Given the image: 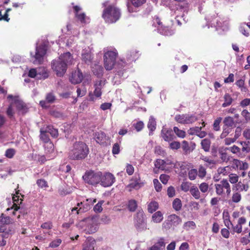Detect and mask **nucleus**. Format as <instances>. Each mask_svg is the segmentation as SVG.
<instances>
[{
    "label": "nucleus",
    "mask_w": 250,
    "mask_h": 250,
    "mask_svg": "<svg viewBox=\"0 0 250 250\" xmlns=\"http://www.w3.org/2000/svg\"><path fill=\"white\" fill-rule=\"evenodd\" d=\"M222 118L221 117L217 118L214 122L213 123V129L215 131H218L220 130V123H221Z\"/></svg>",
    "instance_id": "obj_57"
},
{
    "label": "nucleus",
    "mask_w": 250,
    "mask_h": 250,
    "mask_svg": "<svg viewBox=\"0 0 250 250\" xmlns=\"http://www.w3.org/2000/svg\"><path fill=\"white\" fill-rule=\"evenodd\" d=\"M241 199V195L238 192H235L232 196V201L234 203H238Z\"/></svg>",
    "instance_id": "obj_63"
},
{
    "label": "nucleus",
    "mask_w": 250,
    "mask_h": 250,
    "mask_svg": "<svg viewBox=\"0 0 250 250\" xmlns=\"http://www.w3.org/2000/svg\"><path fill=\"white\" fill-rule=\"evenodd\" d=\"M121 13L119 9L114 6H109L103 11L102 17L106 22L113 23L120 17Z\"/></svg>",
    "instance_id": "obj_3"
},
{
    "label": "nucleus",
    "mask_w": 250,
    "mask_h": 250,
    "mask_svg": "<svg viewBox=\"0 0 250 250\" xmlns=\"http://www.w3.org/2000/svg\"><path fill=\"white\" fill-rule=\"evenodd\" d=\"M224 126L225 127H232L234 125V120L232 117L228 116L226 117L223 121Z\"/></svg>",
    "instance_id": "obj_42"
},
{
    "label": "nucleus",
    "mask_w": 250,
    "mask_h": 250,
    "mask_svg": "<svg viewBox=\"0 0 250 250\" xmlns=\"http://www.w3.org/2000/svg\"><path fill=\"white\" fill-rule=\"evenodd\" d=\"M173 131L176 135L180 138H184L186 136L185 131L179 129L177 127H174Z\"/></svg>",
    "instance_id": "obj_49"
},
{
    "label": "nucleus",
    "mask_w": 250,
    "mask_h": 250,
    "mask_svg": "<svg viewBox=\"0 0 250 250\" xmlns=\"http://www.w3.org/2000/svg\"><path fill=\"white\" fill-rule=\"evenodd\" d=\"M102 176V173L101 171H90L86 172L83 178L85 183L95 186L100 183Z\"/></svg>",
    "instance_id": "obj_7"
},
{
    "label": "nucleus",
    "mask_w": 250,
    "mask_h": 250,
    "mask_svg": "<svg viewBox=\"0 0 250 250\" xmlns=\"http://www.w3.org/2000/svg\"><path fill=\"white\" fill-rule=\"evenodd\" d=\"M206 19L208 22H209L211 26L216 27H222V20L215 14L212 16H208Z\"/></svg>",
    "instance_id": "obj_18"
},
{
    "label": "nucleus",
    "mask_w": 250,
    "mask_h": 250,
    "mask_svg": "<svg viewBox=\"0 0 250 250\" xmlns=\"http://www.w3.org/2000/svg\"><path fill=\"white\" fill-rule=\"evenodd\" d=\"M231 131V129L229 127L223 126V130L220 135L221 138H225Z\"/></svg>",
    "instance_id": "obj_62"
},
{
    "label": "nucleus",
    "mask_w": 250,
    "mask_h": 250,
    "mask_svg": "<svg viewBox=\"0 0 250 250\" xmlns=\"http://www.w3.org/2000/svg\"><path fill=\"white\" fill-rule=\"evenodd\" d=\"M72 61L73 58L70 53L66 52L53 61L52 69L58 76L62 77L65 73L67 66L72 64Z\"/></svg>",
    "instance_id": "obj_1"
},
{
    "label": "nucleus",
    "mask_w": 250,
    "mask_h": 250,
    "mask_svg": "<svg viewBox=\"0 0 250 250\" xmlns=\"http://www.w3.org/2000/svg\"><path fill=\"white\" fill-rule=\"evenodd\" d=\"M182 220L179 216L175 214H171L167 216V219L163 223L162 228L163 231H167L170 229L174 228L180 224Z\"/></svg>",
    "instance_id": "obj_5"
},
{
    "label": "nucleus",
    "mask_w": 250,
    "mask_h": 250,
    "mask_svg": "<svg viewBox=\"0 0 250 250\" xmlns=\"http://www.w3.org/2000/svg\"><path fill=\"white\" fill-rule=\"evenodd\" d=\"M172 207L175 210H180L182 207V203L181 200L179 198L175 199L172 203Z\"/></svg>",
    "instance_id": "obj_44"
},
{
    "label": "nucleus",
    "mask_w": 250,
    "mask_h": 250,
    "mask_svg": "<svg viewBox=\"0 0 250 250\" xmlns=\"http://www.w3.org/2000/svg\"><path fill=\"white\" fill-rule=\"evenodd\" d=\"M137 57L136 53L134 51L130 52V54H128L126 56V59L128 62H131L136 60Z\"/></svg>",
    "instance_id": "obj_55"
},
{
    "label": "nucleus",
    "mask_w": 250,
    "mask_h": 250,
    "mask_svg": "<svg viewBox=\"0 0 250 250\" xmlns=\"http://www.w3.org/2000/svg\"><path fill=\"white\" fill-rule=\"evenodd\" d=\"M137 202L136 200L131 199L128 201L127 208L130 211L134 212L136 210L137 208Z\"/></svg>",
    "instance_id": "obj_39"
},
{
    "label": "nucleus",
    "mask_w": 250,
    "mask_h": 250,
    "mask_svg": "<svg viewBox=\"0 0 250 250\" xmlns=\"http://www.w3.org/2000/svg\"><path fill=\"white\" fill-rule=\"evenodd\" d=\"M83 78V74L80 70L75 71L72 73L70 81L72 83L77 84L81 82Z\"/></svg>",
    "instance_id": "obj_22"
},
{
    "label": "nucleus",
    "mask_w": 250,
    "mask_h": 250,
    "mask_svg": "<svg viewBox=\"0 0 250 250\" xmlns=\"http://www.w3.org/2000/svg\"><path fill=\"white\" fill-rule=\"evenodd\" d=\"M8 99H12L13 103L14 106H15L17 109L21 113L24 114L26 113L28 110V108L26 104L20 99L18 96H13L12 95H9L7 96Z\"/></svg>",
    "instance_id": "obj_12"
},
{
    "label": "nucleus",
    "mask_w": 250,
    "mask_h": 250,
    "mask_svg": "<svg viewBox=\"0 0 250 250\" xmlns=\"http://www.w3.org/2000/svg\"><path fill=\"white\" fill-rule=\"evenodd\" d=\"M56 97L52 92L48 93L46 95L45 101H41L40 104L41 106L44 108H47L48 105L47 103L52 104L55 102Z\"/></svg>",
    "instance_id": "obj_21"
},
{
    "label": "nucleus",
    "mask_w": 250,
    "mask_h": 250,
    "mask_svg": "<svg viewBox=\"0 0 250 250\" xmlns=\"http://www.w3.org/2000/svg\"><path fill=\"white\" fill-rule=\"evenodd\" d=\"M170 164V163H167L164 160L162 159H157L155 162V167L161 170H165L166 168V166L167 165Z\"/></svg>",
    "instance_id": "obj_30"
},
{
    "label": "nucleus",
    "mask_w": 250,
    "mask_h": 250,
    "mask_svg": "<svg viewBox=\"0 0 250 250\" xmlns=\"http://www.w3.org/2000/svg\"><path fill=\"white\" fill-rule=\"evenodd\" d=\"M154 187L155 189L157 192H160L161 191L162 186L161 184L159 182L157 179H154L153 181Z\"/></svg>",
    "instance_id": "obj_53"
},
{
    "label": "nucleus",
    "mask_w": 250,
    "mask_h": 250,
    "mask_svg": "<svg viewBox=\"0 0 250 250\" xmlns=\"http://www.w3.org/2000/svg\"><path fill=\"white\" fill-rule=\"evenodd\" d=\"M92 70L93 73L100 77L103 75V68L101 65L96 64L92 67Z\"/></svg>",
    "instance_id": "obj_32"
},
{
    "label": "nucleus",
    "mask_w": 250,
    "mask_h": 250,
    "mask_svg": "<svg viewBox=\"0 0 250 250\" xmlns=\"http://www.w3.org/2000/svg\"><path fill=\"white\" fill-rule=\"evenodd\" d=\"M19 190L16 191L15 194H12V200L13 205L11 208H8L6 209V211L9 214H12L13 216L16 215L19 210H20V208L18 206L21 203L22 200L20 199Z\"/></svg>",
    "instance_id": "obj_10"
},
{
    "label": "nucleus",
    "mask_w": 250,
    "mask_h": 250,
    "mask_svg": "<svg viewBox=\"0 0 250 250\" xmlns=\"http://www.w3.org/2000/svg\"><path fill=\"white\" fill-rule=\"evenodd\" d=\"M175 120L182 124H189L195 122L197 120V118L193 115L185 114L176 115Z\"/></svg>",
    "instance_id": "obj_13"
},
{
    "label": "nucleus",
    "mask_w": 250,
    "mask_h": 250,
    "mask_svg": "<svg viewBox=\"0 0 250 250\" xmlns=\"http://www.w3.org/2000/svg\"><path fill=\"white\" fill-rule=\"evenodd\" d=\"M202 148L206 151L208 152L210 149V141L208 139H203L201 143Z\"/></svg>",
    "instance_id": "obj_40"
},
{
    "label": "nucleus",
    "mask_w": 250,
    "mask_h": 250,
    "mask_svg": "<svg viewBox=\"0 0 250 250\" xmlns=\"http://www.w3.org/2000/svg\"><path fill=\"white\" fill-rule=\"evenodd\" d=\"M224 102L222 104V107H226L229 106L233 102V99L231 96L228 94L226 93L225 94L224 96Z\"/></svg>",
    "instance_id": "obj_36"
},
{
    "label": "nucleus",
    "mask_w": 250,
    "mask_h": 250,
    "mask_svg": "<svg viewBox=\"0 0 250 250\" xmlns=\"http://www.w3.org/2000/svg\"><path fill=\"white\" fill-rule=\"evenodd\" d=\"M44 147L46 153H51L54 151V145L51 142L45 143Z\"/></svg>",
    "instance_id": "obj_47"
},
{
    "label": "nucleus",
    "mask_w": 250,
    "mask_h": 250,
    "mask_svg": "<svg viewBox=\"0 0 250 250\" xmlns=\"http://www.w3.org/2000/svg\"><path fill=\"white\" fill-rule=\"evenodd\" d=\"M48 76L46 69L43 67L37 69V78L38 79H45Z\"/></svg>",
    "instance_id": "obj_28"
},
{
    "label": "nucleus",
    "mask_w": 250,
    "mask_h": 250,
    "mask_svg": "<svg viewBox=\"0 0 250 250\" xmlns=\"http://www.w3.org/2000/svg\"><path fill=\"white\" fill-rule=\"evenodd\" d=\"M215 192L217 195L221 196L225 193V190H226V194L229 195L231 192L230 185L226 179H223L219 183L214 185Z\"/></svg>",
    "instance_id": "obj_9"
},
{
    "label": "nucleus",
    "mask_w": 250,
    "mask_h": 250,
    "mask_svg": "<svg viewBox=\"0 0 250 250\" xmlns=\"http://www.w3.org/2000/svg\"><path fill=\"white\" fill-rule=\"evenodd\" d=\"M207 174L206 168L202 166H200L198 171V176L199 178L203 179Z\"/></svg>",
    "instance_id": "obj_48"
},
{
    "label": "nucleus",
    "mask_w": 250,
    "mask_h": 250,
    "mask_svg": "<svg viewBox=\"0 0 250 250\" xmlns=\"http://www.w3.org/2000/svg\"><path fill=\"white\" fill-rule=\"evenodd\" d=\"M82 59L85 63L89 64L91 62L92 56L89 49L83 50L82 51Z\"/></svg>",
    "instance_id": "obj_25"
},
{
    "label": "nucleus",
    "mask_w": 250,
    "mask_h": 250,
    "mask_svg": "<svg viewBox=\"0 0 250 250\" xmlns=\"http://www.w3.org/2000/svg\"><path fill=\"white\" fill-rule=\"evenodd\" d=\"M47 45L45 43L37 46L36 48V53L32 55L33 62L34 64H41L43 62L44 56L46 53Z\"/></svg>",
    "instance_id": "obj_8"
},
{
    "label": "nucleus",
    "mask_w": 250,
    "mask_h": 250,
    "mask_svg": "<svg viewBox=\"0 0 250 250\" xmlns=\"http://www.w3.org/2000/svg\"><path fill=\"white\" fill-rule=\"evenodd\" d=\"M230 167L229 166L225 167H220L217 169V174L219 175H222L226 176L230 173Z\"/></svg>",
    "instance_id": "obj_35"
},
{
    "label": "nucleus",
    "mask_w": 250,
    "mask_h": 250,
    "mask_svg": "<svg viewBox=\"0 0 250 250\" xmlns=\"http://www.w3.org/2000/svg\"><path fill=\"white\" fill-rule=\"evenodd\" d=\"M223 217L224 223L225 226L228 229H230V226H232V224L230 221V216L228 211H224L223 213Z\"/></svg>",
    "instance_id": "obj_29"
},
{
    "label": "nucleus",
    "mask_w": 250,
    "mask_h": 250,
    "mask_svg": "<svg viewBox=\"0 0 250 250\" xmlns=\"http://www.w3.org/2000/svg\"><path fill=\"white\" fill-rule=\"evenodd\" d=\"M95 240L91 237L87 238L83 245V250H94Z\"/></svg>",
    "instance_id": "obj_23"
},
{
    "label": "nucleus",
    "mask_w": 250,
    "mask_h": 250,
    "mask_svg": "<svg viewBox=\"0 0 250 250\" xmlns=\"http://www.w3.org/2000/svg\"><path fill=\"white\" fill-rule=\"evenodd\" d=\"M13 103H12L10 104V105L9 106L8 108H7L6 113L7 116L10 118H12L13 117L14 115L15 114V111L13 108L14 107Z\"/></svg>",
    "instance_id": "obj_50"
},
{
    "label": "nucleus",
    "mask_w": 250,
    "mask_h": 250,
    "mask_svg": "<svg viewBox=\"0 0 250 250\" xmlns=\"http://www.w3.org/2000/svg\"><path fill=\"white\" fill-rule=\"evenodd\" d=\"M159 208L158 203L155 201H151L147 205V210L149 213H153L155 211Z\"/></svg>",
    "instance_id": "obj_34"
},
{
    "label": "nucleus",
    "mask_w": 250,
    "mask_h": 250,
    "mask_svg": "<svg viewBox=\"0 0 250 250\" xmlns=\"http://www.w3.org/2000/svg\"><path fill=\"white\" fill-rule=\"evenodd\" d=\"M158 32L165 36H171L174 34V31L167 26H161L157 27Z\"/></svg>",
    "instance_id": "obj_26"
},
{
    "label": "nucleus",
    "mask_w": 250,
    "mask_h": 250,
    "mask_svg": "<svg viewBox=\"0 0 250 250\" xmlns=\"http://www.w3.org/2000/svg\"><path fill=\"white\" fill-rule=\"evenodd\" d=\"M88 153V148L85 144L79 142L75 144L73 148L70 151L69 157L72 160L84 158Z\"/></svg>",
    "instance_id": "obj_2"
},
{
    "label": "nucleus",
    "mask_w": 250,
    "mask_h": 250,
    "mask_svg": "<svg viewBox=\"0 0 250 250\" xmlns=\"http://www.w3.org/2000/svg\"><path fill=\"white\" fill-rule=\"evenodd\" d=\"M199 188L202 193H205L208 192L209 186L208 183L203 182L199 185Z\"/></svg>",
    "instance_id": "obj_51"
},
{
    "label": "nucleus",
    "mask_w": 250,
    "mask_h": 250,
    "mask_svg": "<svg viewBox=\"0 0 250 250\" xmlns=\"http://www.w3.org/2000/svg\"><path fill=\"white\" fill-rule=\"evenodd\" d=\"M74 9L75 12L76 17L82 23H86L87 22V20H88V19L86 17L84 13H82L78 14V12L81 9L79 6H74Z\"/></svg>",
    "instance_id": "obj_24"
},
{
    "label": "nucleus",
    "mask_w": 250,
    "mask_h": 250,
    "mask_svg": "<svg viewBox=\"0 0 250 250\" xmlns=\"http://www.w3.org/2000/svg\"><path fill=\"white\" fill-rule=\"evenodd\" d=\"M144 183L141 182L139 175H135L131 180L130 184L126 187L129 191L132 189H138L143 185Z\"/></svg>",
    "instance_id": "obj_17"
},
{
    "label": "nucleus",
    "mask_w": 250,
    "mask_h": 250,
    "mask_svg": "<svg viewBox=\"0 0 250 250\" xmlns=\"http://www.w3.org/2000/svg\"><path fill=\"white\" fill-rule=\"evenodd\" d=\"M189 192L191 195L195 199H199L201 197V193L198 188L195 186H192L190 188Z\"/></svg>",
    "instance_id": "obj_33"
},
{
    "label": "nucleus",
    "mask_w": 250,
    "mask_h": 250,
    "mask_svg": "<svg viewBox=\"0 0 250 250\" xmlns=\"http://www.w3.org/2000/svg\"><path fill=\"white\" fill-rule=\"evenodd\" d=\"M134 226L138 231L147 229L146 218L143 210H139L134 218Z\"/></svg>",
    "instance_id": "obj_4"
},
{
    "label": "nucleus",
    "mask_w": 250,
    "mask_h": 250,
    "mask_svg": "<svg viewBox=\"0 0 250 250\" xmlns=\"http://www.w3.org/2000/svg\"><path fill=\"white\" fill-rule=\"evenodd\" d=\"M13 219L10 217L2 213L0 216V222L2 225H9L12 223Z\"/></svg>",
    "instance_id": "obj_31"
},
{
    "label": "nucleus",
    "mask_w": 250,
    "mask_h": 250,
    "mask_svg": "<svg viewBox=\"0 0 250 250\" xmlns=\"http://www.w3.org/2000/svg\"><path fill=\"white\" fill-rule=\"evenodd\" d=\"M190 185L191 184L189 182H183L181 185V188L183 191L187 192L190 189Z\"/></svg>",
    "instance_id": "obj_60"
},
{
    "label": "nucleus",
    "mask_w": 250,
    "mask_h": 250,
    "mask_svg": "<svg viewBox=\"0 0 250 250\" xmlns=\"http://www.w3.org/2000/svg\"><path fill=\"white\" fill-rule=\"evenodd\" d=\"M104 201H99L94 207V210L96 212H101L103 210L102 205Z\"/></svg>",
    "instance_id": "obj_56"
},
{
    "label": "nucleus",
    "mask_w": 250,
    "mask_h": 250,
    "mask_svg": "<svg viewBox=\"0 0 250 250\" xmlns=\"http://www.w3.org/2000/svg\"><path fill=\"white\" fill-rule=\"evenodd\" d=\"M45 131L49 133L53 138H57L58 136L57 129L54 128L52 126H47L45 128Z\"/></svg>",
    "instance_id": "obj_37"
},
{
    "label": "nucleus",
    "mask_w": 250,
    "mask_h": 250,
    "mask_svg": "<svg viewBox=\"0 0 250 250\" xmlns=\"http://www.w3.org/2000/svg\"><path fill=\"white\" fill-rule=\"evenodd\" d=\"M183 20L184 22H186L188 21V19H186V17H185V14H183L182 15L179 16L177 15L176 17V20L177 22V23L181 25L182 24V22L181 21V20Z\"/></svg>",
    "instance_id": "obj_59"
},
{
    "label": "nucleus",
    "mask_w": 250,
    "mask_h": 250,
    "mask_svg": "<svg viewBox=\"0 0 250 250\" xmlns=\"http://www.w3.org/2000/svg\"><path fill=\"white\" fill-rule=\"evenodd\" d=\"M105 84L104 80H98L94 84V91L93 93H89V101H95L96 98H100L102 95L101 90Z\"/></svg>",
    "instance_id": "obj_11"
},
{
    "label": "nucleus",
    "mask_w": 250,
    "mask_h": 250,
    "mask_svg": "<svg viewBox=\"0 0 250 250\" xmlns=\"http://www.w3.org/2000/svg\"><path fill=\"white\" fill-rule=\"evenodd\" d=\"M235 84L237 86L241 88V90L242 92H247L248 89L246 87L244 86L245 82L242 79H240L236 82Z\"/></svg>",
    "instance_id": "obj_46"
},
{
    "label": "nucleus",
    "mask_w": 250,
    "mask_h": 250,
    "mask_svg": "<svg viewBox=\"0 0 250 250\" xmlns=\"http://www.w3.org/2000/svg\"><path fill=\"white\" fill-rule=\"evenodd\" d=\"M242 147V151L246 153H249L250 151V147L249 145L248 142H240Z\"/></svg>",
    "instance_id": "obj_54"
},
{
    "label": "nucleus",
    "mask_w": 250,
    "mask_h": 250,
    "mask_svg": "<svg viewBox=\"0 0 250 250\" xmlns=\"http://www.w3.org/2000/svg\"><path fill=\"white\" fill-rule=\"evenodd\" d=\"M236 187L238 189H240V191H247L249 189V186L248 185H245L242 184L241 182H238V184L236 185Z\"/></svg>",
    "instance_id": "obj_61"
},
{
    "label": "nucleus",
    "mask_w": 250,
    "mask_h": 250,
    "mask_svg": "<svg viewBox=\"0 0 250 250\" xmlns=\"http://www.w3.org/2000/svg\"><path fill=\"white\" fill-rule=\"evenodd\" d=\"M104 65L107 70H111L115 63L117 53L116 51H107L104 49Z\"/></svg>",
    "instance_id": "obj_6"
},
{
    "label": "nucleus",
    "mask_w": 250,
    "mask_h": 250,
    "mask_svg": "<svg viewBox=\"0 0 250 250\" xmlns=\"http://www.w3.org/2000/svg\"><path fill=\"white\" fill-rule=\"evenodd\" d=\"M94 139L100 144H104L108 140V137L103 131L95 132L94 134Z\"/></svg>",
    "instance_id": "obj_19"
},
{
    "label": "nucleus",
    "mask_w": 250,
    "mask_h": 250,
    "mask_svg": "<svg viewBox=\"0 0 250 250\" xmlns=\"http://www.w3.org/2000/svg\"><path fill=\"white\" fill-rule=\"evenodd\" d=\"M201 159L207 163L206 164V167H212L215 164V161L208 157L202 156Z\"/></svg>",
    "instance_id": "obj_41"
},
{
    "label": "nucleus",
    "mask_w": 250,
    "mask_h": 250,
    "mask_svg": "<svg viewBox=\"0 0 250 250\" xmlns=\"http://www.w3.org/2000/svg\"><path fill=\"white\" fill-rule=\"evenodd\" d=\"M84 222L86 224L85 230H86L88 233H93L97 231L98 229V224L95 218H87Z\"/></svg>",
    "instance_id": "obj_16"
},
{
    "label": "nucleus",
    "mask_w": 250,
    "mask_h": 250,
    "mask_svg": "<svg viewBox=\"0 0 250 250\" xmlns=\"http://www.w3.org/2000/svg\"><path fill=\"white\" fill-rule=\"evenodd\" d=\"M163 213L160 211H157L152 216V221L155 223H160L163 220Z\"/></svg>",
    "instance_id": "obj_27"
},
{
    "label": "nucleus",
    "mask_w": 250,
    "mask_h": 250,
    "mask_svg": "<svg viewBox=\"0 0 250 250\" xmlns=\"http://www.w3.org/2000/svg\"><path fill=\"white\" fill-rule=\"evenodd\" d=\"M130 1L133 6L138 7L145 3L146 0H130Z\"/></svg>",
    "instance_id": "obj_58"
},
{
    "label": "nucleus",
    "mask_w": 250,
    "mask_h": 250,
    "mask_svg": "<svg viewBox=\"0 0 250 250\" xmlns=\"http://www.w3.org/2000/svg\"><path fill=\"white\" fill-rule=\"evenodd\" d=\"M241 115L245 118L247 122H250V113L247 109H244L242 111Z\"/></svg>",
    "instance_id": "obj_64"
},
{
    "label": "nucleus",
    "mask_w": 250,
    "mask_h": 250,
    "mask_svg": "<svg viewBox=\"0 0 250 250\" xmlns=\"http://www.w3.org/2000/svg\"><path fill=\"white\" fill-rule=\"evenodd\" d=\"M115 181L114 176L110 172H106L101 177V185L104 187L111 186Z\"/></svg>",
    "instance_id": "obj_15"
},
{
    "label": "nucleus",
    "mask_w": 250,
    "mask_h": 250,
    "mask_svg": "<svg viewBox=\"0 0 250 250\" xmlns=\"http://www.w3.org/2000/svg\"><path fill=\"white\" fill-rule=\"evenodd\" d=\"M87 204H88L86 205V207L82 208L81 207V206L83 204L82 202L79 203L77 204V206L78 207H75L72 208L71 209V212L72 213H74L75 214H78L80 213L83 212L84 211H86L87 210H88L90 206L92 205H93L94 203H95L96 202V199H92L91 198L87 199H86Z\"/></svg>",
    "instance_id": "obj_14"
},
{
    "label": "nucleus",
    "mask_w": 250,
    "mask_h": 250,
    "mask_svg": "<svg viewBox=\"0 0 250 250\" xmlns=\"http://www.w3.org/2000/svg\"><path fill=\"white\" fill-rule=\"evenodd\" d=\"M156 121L155 119L151 116L147 124V127L150 131H153L156 129Z\"/></svg>",
    "instance_id": "obj_43"
},
{
    "label": "nucleus",
    "mask_w": 250,
    "mask_h": 250,
    "mask_svg": "<svg viewBox=\"0 0 250 250\" xmlns=\"http://www.w3.org/2000/svg\"><path fill=\"white\" fill-rule=\"evenodd\" d=\"M229 181L231 184H235L238 182L239 176L234 173H230L229 175Z\"/></svg>",
    "instance_id": "obj_52"
},
{
    "label": "nucleus",
    "mask_w": 250,
    "mask_h": 250,
    "mask_svg": "<svg viewBox=\"0 0 250 250\" xmlns=\"http://www.w3.org/2000/svg\"><path fill=\"white\" fill-rule=\"evenodd\" d=\"M161 136L165 141L170 142L173 140L174 135L171 129L163 127L161 130Z\"/></svg>",
    "instance_id": "obj_20"
},
{
    "label": "nucleus",
    "mask_w": 250,
    "mask_h": 250,
    "mask_svg": "<svg viewBox=\"0 0 250 250\" xmlns=\"http://www.w3.org/2000/svg\"><path fill=\"white\" fill-rule=\"evenodd\" d=\"M198 171L196 169L192 168L188 171V178L190 180H194L196 179L197 176L198 175Z\"/></svg>",
    "instance_id": "obj_45"
},
{
    "label": "nucleus",
    "mask_w": 250,
    "mask_h": 250,
    "mask_svg": "<svg viewBox=\"0 0 250 250\" xmlns=\"http://www.w3.org/2000/svg\"><path fill=\"white\" fill-rule=\"evenodd\" d=\"M47 133H48L45 131V129L41 128L40 129V138L44 143L50 142Z\"/></svg>",
    "instance_id": "obj_38"
}]
</instances>
